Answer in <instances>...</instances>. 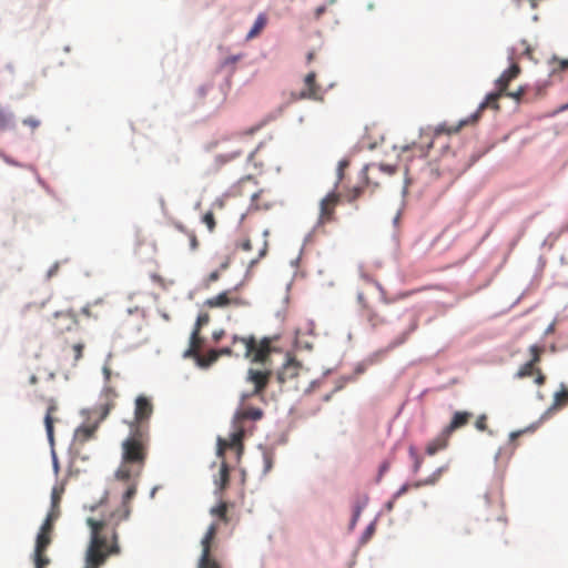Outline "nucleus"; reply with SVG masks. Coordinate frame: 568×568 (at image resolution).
I'll list each match as a JSON object with an SVG mask.
<instances>
[{"label":"nucleus","instance_id":"58836bf2","mask_svg":"<svg viewBox=\"0 0 568 568\" xmlns=\"http://www.w3.org/2000/svg\"><path fill=\"white\" fill-rule=\"evenodd\" d=\"M487 419L488 417L486 414L479 415L475 422V427L479 432H488L489 434H493V432L488 429Z\"/></svg>","mask_w":568,"mask_h":568},{"label":"nucleus","instance_id":"774afa93","mask_svg":"<svg viewBox=\"0 0 568 568\" xmlns=\"http://www.w3.org/2000/svg\"><path fill=\"white\" fill-rule=\"evenodd\" d=\"M243 154V150H237L233 155L232 158H235V156H240Z\"/></svg>","mask_w":568,"mask_h":568},{"label":"nucleus","instance_id":"de8ad7c7","mask_svg":"<svg viewBox=\"0 0 568 568\" xmlns=\"http://www.w3.org/2000/svg\"><path fill=\"white\" fill-rule=\"evenodd\" d=\"M214 352L217 353V358H220L221 356H224V355H227V356H234V352L232 349V347H222L220 349H214Z\"/></svg>","mask_w":568,"mask_h":568},{"label":"nucleus","instance_id":"8fccbe9b","mask_svg":"<svg viewBox=\"0 0 568 568\" xmlns=\"http://www.w3.org/2000/svg\"><path fill=\"white\" fill-rule=\"evenodd\" d=\"M504 94L509 97V98H513L515 100H519L523 97V94H524V89L520 88V89H518L515 92H505Z\"/></svg>","mask_w":568,"mask_h":568},{"label":"nucleus","instance_id":"603ef678","mask_svg":"<svg viewBox=\"0 0 568 568\" xmlns=\"http://www.w3.org/2000/svg\"><path fill=\"white\" fill-rule=\"evenodd\" d=\"M59 515H60V507L59 508L51 507V510L48 513L47 518H51L52 521H55L58 519Z\"/></svg>","mask_w":568,"mask_h":568},{"label":"nucleus","instance_id":"6e6d98bb","mask_svg":"<svg viewBox=\"0 0 568 568\" xmlns=\"http://www.w3.org/2000/svg\"><path fill=\"white\" fill-rule=\"evenodd\" d=\"M258 129H260V125H257V126H253V128H251V129L246 130L245 132H243V133L241 134V136H243V138L251 136V135H253V134H254Z\"/></svg>","mask_w":568,"mask_h":568},{"label":"nucleus","instance_id":"3c124183","mask_svg":"<svg viewBox=\"0 0 568 568\" xmlns=\"http://www.w3.org/2000/svg\"><path fill=\"white\" fill-rule=\"evenodd\" d=\"M219 278H220V272L219 271H213L207 276L206 285L209 286L211 283L216 282Z\"/></svg>","mask_w":568,"mask_h":568},{"label":"nucleus","instance_id":"bf43d9fd","mask_svg":"<svg viewBox=\"0 0 568 568\" xmlns=\"http://www.w3.org/2000/svg\"><path fill=\"white\" fill-rule=\"evenodd\" d=\"M103 375H104V378H105V383L109 384L110 383V377H111V369L108 366L103 367Z\"/></svg>","mask_w":568,"mask_h":568},{"label":"nucleus","instance_id":"052dcab7","mask_svg":"<svg viewBox=\"0 0 568 568\" xmlns=\"http://www.w3.org/2000/svg\"><path fill=\"white\" fill-rule=\"evenodd\" d=\"M266 251H267V241H266V239H264L263 247L261 248L258 256L263 257L266 254Z\"/></svg>","mask_w":568,"mask_h":568},{"label":"nucleus","instance_id":"412c9836","mask_svg":"<svg viewBox=\"0 0 568 568\" xmlns=\"http://www.w3.org/2000/svg\"><path fill=\"white\" fill-rule=\"evenodd\" d=\"M300 365L294 359H288L277 373L280 383H285L287 379L294 378L298 375Z\"/></svg>","mask_w":568,"mask_h":568},{"label":"nucleus","instance_id":"4468645a","mask_svg":"<svg viewBox=\"0 0 568 568\" xmlns=\"http://www.w3.org/2000/svg\"><path fill=\"white\" fill-rule=\"evenodd\" d=\"M116 397H118V393H116L115 388L113 386H111L110 384H105V386L101 393L102 403L97 408V410L100 414V420H103L110 414V412L114 408Z\"/></svg>","mask_w":568,"mask_h":568},{"label":"nucleus","instance_id":"680f3d73","mask_svg":"<svg viewBox=\"0 0 568 568\" xmlns=\"http://www.w3.org/2000/svg\"><path fill=\"white\" fill-rule=\"evenodd\" d=\"M420 466H422V459L417 457L415 460V464H414V471L417 473L419 470Z\"/></svg>","mask_w":568,"mask_h":568},{"label":"nucleus","instance_id":"6ab92c4d","mask_svg":"<svg viewBox=\"0 0 568 568\" xmlns=\"http://www.w3.org/2000/svg\"><path fill=\"white\" fill-rule=\"evenodd\" d=\"M450 435L444 429L426 446V454L433 456L448 446Z\"/></svg>","mask_w":568,"mask_h":568},{"label":"nucleus","instance_id":"c756f323","mask_svg":"<svg viewBox=\"0 0 568 568\" xmlns=\"http://www.w3.org/2000/svg\"><path fill=\"white\" fill-rule=\"evenodd\" d=\"M210 513H211V515L216 516L220 520L224 521L225 524L229 521L227 504L224 501H221L215 507H212Z\"/></svg>","mask_w":568,"mask_h":568},{"label":"nucleus","instance_id":"4be33fe9","mask_svg":"<svg viewBox=\"0 0 568 568\" xmlns=\"http://www.w3.org/2000/svg\"><path fill=\"white\" fill-rule=\"evenodd\" d=\"M202 344V338L200 336V331L193 329L190 337V346L184 352V357H196L200 354V347Z\"/></svg>","mask_w":568,"mask_h":568},{"label":"nucleus","instance_id":"a18cd8bd","mask_svg":"<svg viewBox=\"0 0 568 568\" xmlns=\"http://www.w3.org/2000/svg\"><path fill=\"white\" fill-rule=\"evenodd\" d=\"M22 122L24 125L30 126L32 130H36L40 125V120H38L34 116H28V118L23 119Z\"/></svg>","mask_w":568,"mask_h":568},{"label":"nucleus","instance_id":"f704fd0d","mask_svg":"<svg viewBox=\"0 0 568 568\" xmlns=\"http://www.w3.org/2000/svg\"><path fill=\"white\" fill-rule=\"evenodd\" d=\"M416 328H417V320H414L410 323L409 328L406 332H404L400 336H398L394 342H392L390 347H396V346H399L403 343H405L407 337H408V335L412 332H414Z\"/></svg>","mask_w":568,"mask_h":568},{"label":"nucleus","instance_id":"7c9ffc66","mask_svg":"<svg viewBox=\"0 0 568 568\" xmlns=\"http://www.w3.org/2000/svg\"><path fill=\"white\" fill-rule=\"evenodd\" d=\"M133 466L134 465H132V464H124V462L122 460L121 466L115 471L116 479L129 480L133 475V471H132Z\"/></svg>","mask_w":568,"mask_h":568},{"label":"nucleus","instance_id":"0e129e2a","mask_svg":"<svg viewBox=\"0 0 568 568\" xmlns=\"http://www.w3.org/2000/svg\"><path fill=\"white\" fill-rule=\"evenodd\" d=\"M495 504H496L497 508L501 510V508H503V501L500 500V498H499V497L496 499Z\"/></svg>","mask_w":568,"mask_h":568},{"label":"nucleus","instance_id":"a211bd4d","mask_svg":"<svg viewBox=\"0 0 568 568\" xmlns=\"http://www.w3.org/2000/svg\"><path fill=\"white\" fill-rule=\"evenodd\" d=\"M473 413L469 412H455L449 424L444 430L452 436L454 432L465 427L471 419Z\"/></svg>","mask_w":568,"mask_h":568},{"label":"nucleus","instance_id":"864d4df0","mask_svg":"<svg viewBox=\"0 0 568 568\" xmlns=\"http://www.w3.org/2000/svg\"><path fill=\"white\" fill-rule=\"evenodd\" d=\"M348 166V161L343 160L338 163V180H342L345 168Z\"/></svg>","mask_w":568,"mask_h":568},{"label":"nucleus","instance_id":"79ce46f5","mask_svg":"<svg viewBox=\"0 0 568 568\" xmlns=\"http://www.w3.org/2000/svg\"><path fill=\"white\" fill-rule=\"evenodd\" d=\"M50 560L44 555V552H36L34 551V565L36 567L45 568L49 565Z\"/></svg>","mask_w":568,"mask_h":568},{"label":"nucleus","instance_id":"c85d7f7f","mask_svg":"<svg viewBox=\"0 0 568 568\" xmlns=\"http://www.w3.org/2000/svg\"><path fill=\"white\" fill-rule=\"evenodd\" d=\"M51 544V534L39 531L36 540V552H45L47 548Z\"/></svg>","mask_w":568,"mask_h":568},{"label":"nucleus","instance_id":"69168bd1","mask_svg":"<svg viewBox=\"0 0 568 568\" xmlns=\"http://www.w3.org/2000/svg\"><path fill=\"white\" fill-rule=\"evenodd\" d=\"M395 500H396V499H394V498H393L392 500H389V501L387 503V509H388V510H392V509H393Z\"/></svg>","mask_w":568,"mask_h":568},{"label":"nucleus","instance_id":"423d86ee","mask_svg":"<svg viewBox=\"0 0 568 568\" xmlns=\"http://www.w3.org/2000/svg\"><path fill=\"white\" fill-rule=\"evenodd\" d=\"M528 351L530 355L529 361L519 366L514 377L517 379H524L535 376V384L542 386L546 383V375L542 373L539 364L541 362V356L545 353V347L534 344Z\"/></svg>","mask_w":568,"mask_h":568},{"label":"nucleus","instance_id":"a19ab883","mask_svg":"<svg viewBox=\"0 0 568 568\" xmlns=\"http://www.w3.org/2000/svg\"><path fill=\"white\" fill-rule=\"evenodd\" d=\"M363 192H364L363 186H354L346 193L345 196L348 202H354L363 194Z\"/></svg>","mask_w":568,"mask_h":568},{"label":"nucleus","instance_id":"72a5a7b5","mask_svg":"<svg viewBox=\"0 0 568 568\" xmlns=\"http://www.w3.org/2000/svg\"><path fill=\"white\" fill-rule=\"evenodd\" d=\"M552 405L554 407H564L568 405V389L562 388L561 390L555 393Z\"/></svg>","mask_w":568,"mask_h":568},{"label":"nucleus","instance_id":"aec40b11","mask_svg":"<svg viewBox=\"0 0 568 568\" xmlns=\"http://www.w3.org/2000/svg\"><path fill=\"white\" fill-rule=\"evenodd\" d=\"M520 73V68L518 64L513 63L506 71L501 73V75L496 80L497 89L506 92L510 81L518 77Z\"/></svg>","mask_w":568,"mask_h":568},{"label":"nucleus","instance_id":"ddd939ff","mask_svg":"<svg viewBox=\"0 0 568 568\" xmlns=\"http://www.w3.org/2000/svg\"><path fill=\"white\" fill-rule=\"evenodd\" d=\"M339 202V195L335 192L328 193L320 203L318 225L334 221L335 209Z\"/></svg>","mask_w":568,"mask_h":568},{"label":"nucleus","instance_id":"c03bdc74","mask_svg":"<svg viewBox=\"0 0 568 568\" xmlns=\"http://www.w3.org/2000/svg\"><path fill=\"white\" fill-rule=\"evenodd\" d=\"M83 349H84V344L82 343H77L72 346V351L74 353V361L78 362L82 358L83 356Z\"/></svg>","mask_w":568,"mask_h":568},{"label":"nucleus","instance_id":"f257e3e1","mask_svg":"<svg viewBox=\"0 0 568 568\" xmlns=\"http://www.w3.org/2000/svg\"><path fill=\"white\" fill-rule=\"evenodd\" d=\"M136 494V485L132 484L123 494L121 507L108 519L97 520L89 517L87 525L91 528L90 544L85 554V568H100L111 555H118L120 547L115 527L129 518L130 501Z\"/></svg>","mask_w":568,"mask_h":568},{"label":"nucleus","instance_id":"4d7b16f0","mask_svg":"<svg viewBox=\"0 0 568 568\" xmlns=\"http://www.w3.org/2000/svg\"><path fill=\"white\" fill-rule=\"evenodd\" d=\"M326 11V7L325 6H320L315 9V19H320L322 17L323 13H325Z\"/></svg>","mask_w":568,"mask_h":568},{"label":"nucleus","instance_id":"f3484780","mask_svg":"<svg viewBox=\"0 0 568 568\" xmlns=\"http://www.w3.org/2000/svg\"><path fill=\"white\" fill-rule=\"evenodd\" d=\"M77 323V315L73 312L61 311L54 314L53 327L59 333L70 331Z\"/></svg>","mask_w":568,"mask_h":568},{"label":"nucleus","instance_id":"5fc2aeb1","mask_svg":"<svg viewBox=\"0 0 568 568\" xmlns=\"http://www.w3.org/2000/svg\"><path fill=\"white\" fill-rule=\"evenodd\" d=\"M240 247L245 252H250L252 250V243L248 239H246L240 244Z\"/></svg>","mask_w":568,"mask_h":568},{"label":"nucleus","instance_id":"338daca9","mask_svg":"<svg viewBox=\"0 0 568 568\" xmlns=\"http://www.w3.org/2000/svg\"><path fill=\"white\" fill-rule=\"evenodd\" d=\"M314 57H315L314 52H310L307 54V61L311 62L314 59Z\"/></svg>","mask_w":568,"mask_h":568},{"label":"nucleus","instance_id":"c9c22d12","mask_svg":"<svg viewBox=\"0 0 568 568\" xmlns=\"http://www.w3.org/2000/svg\"><path fill=\"white\" fill-rule=\"evenodd\" d=\"M176 227L181 231V232H184L189 240H190V247L192 251H195L197 247H199V241H197V237L195 235V233L193 231H187L183 225H176Z\"/></svg>","mask_w":568,"mask_h":568},{"label":"nucleus","instance_id":"49530a36","mask_svg":"<svg viewBox=\"0 0 568 568\" xmlns=\"http://www.w3.org/2000/svg\"><path fill=\"white\" fill-rule=\"evenodd\" d=\"M54 526V521H52L51 518H45L44 523L42 524L40 530L43 532L52 534Z\"/></svg>","mask_w":568,"mask_h":568},{"label":"nucleus","instance_id":"2eb2a0df","mask_svg":"<svg viewBox=\"0 0 568 568\" xmlns=\"http://www.w3.org/2000/svg\"><path fill=\"white\" fill-rule=\"evenodd\" d=\"M242 407L239 408L233 417V426H243V422L246 419L251 420H260L264 416V413L261 408L248 407L245 406V403H242Z\"/></svg>","mask_w":568,"mask_h":568},{"label":"nucleus","instance_id":"09e8293b","mask_svg":"<svg viewBox=\"0 0 568 568\" xmlns=\"http://www.w3.org/2000/svg\"><path fill=\"white\" fill-rule=\"evenodd\" d=\"M410 489L409 484H404L394 495V499L399 498L400 496L405 495Z\"/></svg>","mask_w":568,"mask_h":568},{"label":"nucleus","instance_id":"dca6fc26","mask_svg":"<svg viewBox=\"0 0 568 568\" xmlns=\"http://www.w3.org/2000/svg\"><path fill=\"white\" fill-rule=\"evenodd\" d=\"M357 300L363 308V316L369 323L372 328H377L386 323L385 317L379 315L375 310H373L367 302L365 301L364 294L358 293Z\"/></svg>","mask_w":568,"mask_h":568},{"label":"nucleus","instance_id":"37998d69","mask_svg":"<svg viewBox=\"0 0 568 568\" xmlns=\"http://www.w3.org/2000/svg\"><path fill=\"white\" fill-rule=\"evenodd\" d=\"M210 322V315L207 313H202L197 316L194 329L201 331L203 326H205Z\"/></svg>","mask_w":568,"mask_h":568},{"label":"nucleus","instance_id":"2f4dec72","mask_svg":"<svg viewBox=\"0 0 568 568\" xmlns=\"http://www.w3.org/2000/svg\"><path fill=\"white\" fill-rule=\"evenodd\" d=\"M440 473H442V469H438L435 474H433L430 477L424 479V480H417V481H414L413 484H409L410 485V489L414 488V489H418L423 486H427V485H434L437 479L439 478L440 476Z\"/></svg>","mask_w":568,"mask_h":568},{"label":"nucleus","instance_id":"9b49d317","mask_svg":"<svg viewBox=\"0 0 568 568\" xmlns=\"http://www.w3.org/2000/svg\"><path fill=\"white\" fill-rule=\"evenodd\" d=\"M304 90L298 93H292V100H323V91L321 85L316 82V73L314 71L308 72L304 78Z\"/></svg>","mask_w":568,"mask_h":568},{"label":"nucleus","instance_id":"b1692460","mask_svg":"<svg viewBox=\"0 0 568 568\" xmlns=\"http://www.w3.org/2000/svg\"><path fill=\"white\" fill-rule=\"evenodd\" d=\"M98 425H84L75 430V439L80 443H85L94 437Z\"/></svg>","mask_w":568,"mask_h":568},{"label":"nucleus","instance_id":"0eeeda50","mask_svg":"<svg viewBox=\"0 0 568 568\" xmlns=\"http://www.w3.org/2000/svg\"><path fill=\"white\" fill-rule=\"evenodd\" d=\"M153 414V404L151 399L144 395H140L135 399L134 418L128 423L129 428H145L150 432V418Z\"/></svg>","mask_w":568,"mask_h":568},{"label":"nucleus","instance_id":"cd10ccee","mask_svg":"<svg viewBox=\"0 0 568 568\" xmlns=\"http://www.w3.org/2000/svg\"><path fill=\"white\" fill-rule=\"evenodd\" d=\"M13 113L7 108L0 105V131H6L12 126Z\"/></svg>","mask_w":568,"mask_h":568},{"label":"nucleus","instance_id":"473e14b6","mask_svg":"<svg viewBox=\"0 0 568 568\" xmlns=\"http://www.w3.org/2000/svg\"><path fill=\"white\" fill-rule=\"evenodd\" d=\"M440 473H442V469H438L435 474H433L430 477L424 479V480H417V481H414L413 484H409L410 485V489L414 488V489H418L423 486H427V485H434L437 479L439 478L440 476Z\"/></svg>","mask_w":568,"mask_h":568},{"label":"nucleus","instance_id":"393cba45","mask_svg":"<svg viewBox=\"0 0 568 568\" xmlns=\"http://www.w3.org/2000/svg\"><path fill=\"white\" fill-rule=\"evenodd\" d=\"M267 20L268 19H267L266 13H260L257 16L253 27L246 34V40H252V39L256 38L262 32V30L265 28V26L267 24Z\"/></svg>","mask_w":568,"mask_h":568},{"label":"nucleus","instance_id":"20e7f679","mask_svg":"<svg viewBox=\"0 0 568 568\" xmlns=\"http://www.w3.org/2000/svg\"><path fill=\"white\" fill-rule=\"evenodd\" d=\"M129 429V436L122 442L121 445L122 460L124 464L135 465L138 469L134 475L139 476L148 457L150 432L145 428Z\"/></svg>","mask_w":568,"mask_h":568},{"label":"nucleus","instance_id":"9d476101","mask_svg":"<svg viewBox=\"0 0 568 568\" xmlns=\"http://www.w3.org/2000/svg\"><path fill=\"white\" fill-rule=\"evenodd\" d=\"M245 434L244 426H233V432L229 439H217V456L224 458L226 449H234L240 458L243 453V437Z\"/></svg>","mask_w":568,"mask_h":568},{"label":"nucleus","instance_id":"7ed1b4c3","mask_svg":"<svg viewBox=\"0 0 568 568\" xmlns=\"http://www.w3.org/2000/svg\"><path fill=\"white\" fill-rule=\"evenodd\" d=\"M54 378L55 374L52 371L45 368H37L34 373H32L29 377V384L32 386H37L39 382H42L44 385L43 392L41 389L36 388L33 390V395L47 404V412L44 415V426L48 435V439L51 444H53V425L58 422V417L55 414L59 409L58 400L52 396H45V394H51L54 392Z\"/></svg>","mask_w":568,"mask_h":568},{"label":"nucleus","instance_id":"f8f14e48","mask_svg":"<svg viewBox=\"0 0 568 568\" xmlns=\"http://www.w3.org/2000/svg\"><path fill=\"white\" fill-rule=\"evenodd\" d=\"M204 304L210 308L227 306L242 307L248 305L244 298L234 295L231 291H224L216 296L207 298Z\"/></svg>","mask_w":568,"mask_h":568},{"label":"nucleus","instance_id":"4c0bfd02","mask_svg":"<svg viewBox=\"0 0 568 568\" xmlns=\"http://www.w3.org/2000/svg\"><path fill=\"white\" fill-rule=\"evenodd\" d=\"M63 494V488L54 487L51 491V506L52 508H59L61 498Z\"/></svg>","mask_w":568,"mask_h":568},{"label":"nucleus","instance_id":"39448f33","mask_svg":"<svg viewBox=\"0 0 568 568\" xmlns=\"http://www.w3.org/2000/svg\"><path fill=\"white\" fill-rule=\"evenodd\" d=\"M272 338L263 337L256 341L254 336H233L232 349L234 356L251 359L253 363H265L272 353Z\"/></svg>","mask_w":568,"mask_h":568},{"label":"nucleus","instance_id":"5701e85b","mask_svg":"<svg viewBox=\"0 0 568 568\" xmlns=\"http://www.w3.org/2000/svg\"><path fill=\"white\" fill-rule=\"evenodd\" d=\"M368 172H383L387 175H392L396 172V168L393 165H385V164H369L366 165L363 170V174L366 181V184L371 183V178L368 176Z\"/></svg>","mask_w":568,"mask_h":568},{"label":"nucleus","instance_id":"6e6552de","mask_svg":"<svg viewBox=\"0 0 568 568\" xmlns=\"http://www.w3.org/2000/svg\"><path fill=\"white\" fill-rule=\"evenodd\" d=\"M219 526L213 523L207 528L201 540L202 554L197 562V568H221V565L211 556V547L217 534Z\"/></svg>","mask_w":568,"mask_h":568},{"label":"nucleus","instance_id":"a878e982","mask_svg":"<svg viewBox=\"0 0 568 568\" xmlns=\"http://www.w3.org/2000/svg\"><path fill=\"white\" fill-rule=\"evenodd\" d=\"M230 481V468L225 460H222L219 477L215 479V485L219 490H224Z\"/></svg>","mask_w":568,"mask_h":568},{"label":"nucleus","instance_id":"f03ea898","mask_svg":"<svg viewBox=\"0 0 568 568\" xmlns=\"http://www.w3.org/2000/svg\"><path fill=\"white\" fill-rule=\"evenodd\" d=\"M504 93H505L504 91H501L500 89H497L496 92H491V93L487 94L485 100L479 104L476 113L474 115H471V120H462L456 125H448L446 123L438 124L437 126H435L433 129L432 134L427 133V132L422 133V138L427 139L426 145H423V144L417 145L415 143L412 145H405L402 148V152L405 153L407 151H413L416 155H418L420 158H426L428 155L429 149L433 146L434 140L436 138H438L439 135H442V134L450 135V134L458 133L460 131V129L463 126H465L466 124H468L470 122H476L478 120V118L480 116L481 112L487 108L498 110L499 109L498 100L500 99V97L504 95Z\"/></svg>","mask_w":568,"mask_h":568},{"label":"nucleus","instance_id":"e2e57ef3","mask_svg":"<svg viewBox=\"0 0 568 568\" xmlns=\"http://www.w3.org/2000/svg\"><path fill=\"white\" fill-rule=\"evenodd\" d=\"M559 67L561 70L568 69V59L567 60H560Z\"/></svg>","mask_w":568,"mask_h":568},{"label":"nucleus","instance_id":"ea45409f","mask_svg":"<svg viewBox=\"0 0 568 568\" xmlns=\"http://www.w3.org/2000/svg\"><path fill=\"white\" fill-rule=\"evenodd\" d=\"M202 222L206 225L210 232H213L215 230L216 222L213 212H206L202 217Z\"/></svg>","mask_w":568,"mask_h":568},{"label":"nucleus","instance_id":"e433bc0d","mask_svg":"<svg viewBox=\"0 0 568 568\" xmlns=\"http://www.w3.org/2000/svg\"><path fill=\"white\" fill-rule=\"evenodd\" d=\"M376 286H377V288L381 291V293H382V301H383L385 304L393 303V302H395V301H397V300H400V298H406V297H408V296L412 294L410 292H404V293H399L396 297L388 298V297H386V295H385V292H384L383 287H382L378 283H376Z\"/></svg>","mask_w":568,"mask_h":568},{"label":"nucleus","instance_id":"bb28decb","mask_svg":"<svg viewBox=\"0 0 568 568\" xmlns=\"http://www.w3.org/2000/svg\"><path fill=\"white\" fill-rule=\"evenodd\" d=\"M196 363L200 367L206 368L215 363L217 358V353L214 349L209 351L206 354H199L196 357Z\"/></svg>","mask_w":568,"mask_h":568},{"label":"nucleus","instance_id":"1a4fd4ad","mask_svg":"<svg viewBox=\"0 0 568 568\" xmlns=\"http://www.w3.org/2000/svg\"><path fill=\"white\" fill-rule=\"evenodd\" d=\"M271 371H260L250 368L247 371L246 381L254 385V388L252 392L243 393L241 395L242 403H245L248 398L253 396H261L263 395L264 390L266 389L270 378H271Z\"/></svg>","mask_w":568,"mask_h":568},{"label":"nucleus","instance_id":"13d9d810","mask_svg":"<svg viewBox=\"0 0 568 568\" xmlns=\"http://www.w3.org/2000/svg\"><path fill=\"white\" fill-rule=\"evenodd\" d=\"M0 156L10 165L19 166V163L0 152Z\"/></svg>","mask_w":568,"mask_h":568}]
</instances>
